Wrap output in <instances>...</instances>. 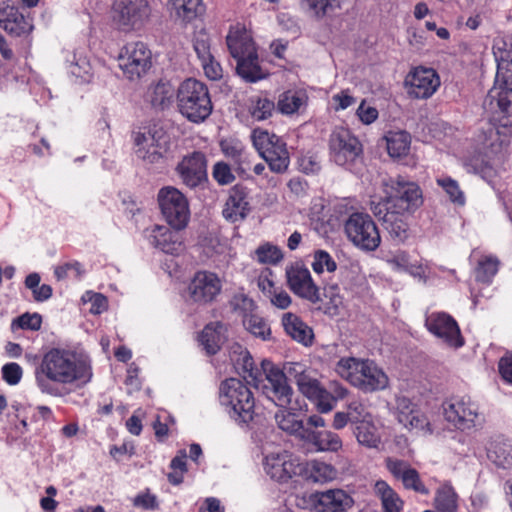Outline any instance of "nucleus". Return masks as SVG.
Segmentation results:
<instances>
[{
	"label": "nucleus",
	"instance_id": "obj_29",
	"mask_svg": "<svg viewBox=\"0 0 512 512\" xmlns=\"http://www.w3.org/2000/svg\"><path fill=\"white\" fill-rule=\"evenodd\" d=\"M179 230L172 231L166 226L156 225L150 234V243L162 252L177 255L184 249Z\"/></svg>",
	"mask_w": 512,
	"mask_h": 512
},
{
	"label": "nucleus",
	"instance_id": "obj_50",
	"mask_svg": "<svg viewBox=\"0 0 512 512\" xmlns=\"http://www.w3.org/2000/svg\"><path fill=\"white\" fill-rule=\"evenodd\" d=\"M179 17L186 21L194 19L200 8L201 0H169Z\"/></svg>",
	"mask_w": 512,
	"mask_h": 512
},
{
	"label": "nucleus",
	"instance_id": "obj_49",
	"mask_svg": "<svg viewBox=\"0 0 512 512\" xmlns=\"http://www.w3.org/2000/svg\"><path fill=\"white\" fill-rule=\"evenodd\" d=\"M230 306L232 310L241 316L242 321L250 317L257 310V305L253 299L245 294H235L231 301Z\"/></svg>",
	"mask_w": 512,
	"mask_h": 512
},
{
	"label": "nucleus",
	"instance_id": "obj_13",
	"mask_svg": "<svg viewBox=\"0 0 512 512\" xmlns=\"http://www.w3.org/2000/svg\"><path fill=\"white\" fill-rule=\"evenodd\" d=\"M331 159L339 166L352 164L362 153V144L350 129L338 126L329 137Z\"/></svg>",
	"mask_w": 512,
	"mask_h": 512
},
{
	"label": "nucleus",
	"instance_id": "obj_33",
	"mask_svg": "<svg viewBox=\"0 0 512 512\" xmlns=\"http://www.w3.org/2000/svg\"><path fill=\"white\" fill-rule=\"evenodd\" d=\"M301 476L315 483H327L337 478L338 470L332 464L311 460L303 463V473Z\"/></svg>",
	"mask_w": 512,
	"mask_h": 512
},
{
	"label": "nucleus",
	"instance_id": "obj_58",
	"mask_svg": "<svg viewBox=\"0 0 512 512\" xmlns=\"http://www.w3.org/2000/svg\"><path fill=\"white\" fill-rule=\"evenodd\" d=\"M69 271H74L77 277H80L84 273L82 264L77 260H73L57 265L54 268V276L58 281H61L68 277Z\"/></svg>",
	"mask_w": 512,
	"mask_h": 512
},
{
	"label": "nucleus",
	"instance_id": "obj_40",
	"mask_svg": "<svg viewBox=\"0 0 512 512\" xmlns=\"http://www.w3.org/2000/svg\"><path fill=\"white\" fill-rule=\"evenodd\" d=\"M411 137L406 131L389 132L386 136L388 154L393 158H401L410 150Z\"/></svg>",
	"mask_w": 512,
	"mask_h": 512
},
{
	"label": "nucleus",
	"instance_id": "obj_47",
	"mask_svg": "<svg viewBox=\"0 0 512 512\" xmlns=\"http://www.w3.org/2000/svg\"><path fill=\"white\" fill-rule=\"evenodd\" d=\"M244 327L255 337H259L262 340L269 339L271 330L266 320L258 315L256 312L250 315L242 321Z\"/></svg>",
	"mask_w": 512,
	"mask_h": 512
},
{
	"label": "nucleus",
	"instance_id": "obj_12",
	"mask_svg": "<svg viewBox=\"0 0 512 512\" xmlns=\"http://www.w3.org/2000/svg\"><path fill=\"white\" fill-rule=\"evenodd\" d=\"M444 417L456 429L468 431L482 422L479 406L468 396L452 397L444 404Z\"/></svg>",
	"mask_w": 512,
	"mask_h": 512
},
{
	"label": "nucleus",
	"instance_id": "obj_23",
	"mask_svg": "<svg viewBox=\"0 0 512 512\" xmlns=\"http://www.w3.org/2000/svg\"><path fill=\"white\" fill-rule=\"evenodd\" d=\"M396 417L399 423L410 430L432 433L431 424L426 414L406 396L396 398Z\"/></svg>",
	"mask_w": 512,
	"mask_h": 512
},
{
	"label": "nucleus",
	"instance_id": "obj_53",
	"mask_svg": "<svg viewBox=\"0 0 512 512\" xmlns=\"http://www.w3.org/2000/svg\"><path fill=\"white\" fill-rule=\"evenodd\" d=\"M347 413L350 422L356 425L372 418L366 405L360 399H352L347 403Z\"/></svg>",
	"mask_w": 512,
	"mask_h": 512
},
{
	"label": "nucleus",
	"instance_id": "obj_42",
	"mask_svg": "<svg viewBox=\"0 0 512 512\" xmlns=\"http://www.w3.org/2000/svg\"><path fill=\"white\" fill-rule=\"evenodd\" d=\"M357 441L366 447L377 448L381 442L372 418L357 424L354 430Z\"/></svg>",
	"mask_w": 512,
	"mask_h": 512
},
{
	"label": "nucleus",
	"instance_id": "obj_48",
	"mask_svg": "<svg viewBox=\"0 0 512 512\" xmlns=\"http://www.w3.org/2000/svg\"><path fill=\"white\" fill-rule=\"evenodd\" d=\"M242 369H243V378L247 380L254 387L259 388L261 383L263 382L264 370L258 369L251 355L246 352L242 357Z\"/></svg>",
	"mask_w": 512,
	"mask_h": 512
},
{
	"label": "nucleus",
	"instance_id": "obj_30",
	"mask_svg": "<svg viewBox=\"0 0 512 512\" xmlns=\"http://www.w3.org/2000/svg\"><path fill=\"white\" fill-rule=\"evenodd\" d=\"M302 439L312 445L316 451L337 452L342 448V440L337 433L329 430L317 431L307 427Z\"/></svg>",
	"mask_w": 512,
	"mask_h": 512
},
{
	"label": "nucleus",
	"instance_id": "obj_56",
	"mask_svg": "<svg viewBox=\"0 0 512 512\" xmlns=\"http://www.w3.org/2000/svg\"><path fill=\"white\" fill-rule=\"evenodd\" d=\"M468 171L477 174H488L492 171V164L487 154L478 153L473 155L465 162Z\"/></svg>",
	"mask_w": 512,
	"mask_h": 512
},
{
	"label": "nucleus",
	"instance_id": "obj_52",
	"mask_svg": "<svg viewBox=\"0 0 512 512\" xmlns=\"http://www.w3.org/2000/svg\"><path fill=\"white\" fill-rule=\"evenodd\" d=\"M312 269L317 274H321L325 269L328 272H334L337 269V263L327 251L317 250L313 255Z\"/></svg>",
	"mask_w": 512,
	"mask_h": 512
},
{
	"label": "nucleus",
	"instance_id": "obj_14",
	"mask_svg": "<svg viewBox=\"0 0 512 512\" xmlns=\"http://www.w3.org/2000/svg\"><path fill=\"white\" fill-rule=\"evenodd\" d=\"M136 154L148 163H159L171 149L170 135L162 129H154L148 134L138 132L134 137Z\"/></svg>",
	"mask_w": 512,
	"mask_h": 512
},
{
	"label": "nucleus",
	"instance_id": "obj_60",
	"mask_svg": "<svg viewBox=\"0 0 512 512\" xmlns=\"http://www.w3.org/2000/svg\"><path fill=\"white\" fill-rule=\"evenodd\" d=\"M213 178L220 185H227L235 180L231 168L224 162H217L213 167Z\"/></svg>",
	"mask_w": 512,
	"mask_h": 512
},
{
	"label": "nucleus",
	"instance_id": "obj_4",
	"mask_svg": "<svg viewBox=\"0 0 512 512\" xmlns=\"http://www.w3.org/2000/svg\"><path fill=\"white\" fill-rule=\"evenodd\" d=\"M287 373L295 382L298 391L310 400L320 413H328L334 409L338 400L344 399L348 390L340 383L333 382L327 390L320 380L316 370L301 363H292Z\"/></svg>",
	"mask_w": 512,
	"mask_h": 512
},
{
	"label": "nucleus",
	"instance_id": "obj_41",
	"mask_svg": "<svg viewBox=\"0 0 512 512\" xmlns=\"http://www.w3.org/2000/svg\"><path fill=\"white\" fill-rule=\"evenodd\" d=\"M276 105L267 96L256 95L249 99L248 111L256 121H263L273 115Z\"/></svg>",
	"mask_w": 512,
	"mask_h": 512
},
{
	"label": "nucleus",
	"instance_id": "obj_57",
	"mask_svg": "<svg viewBox=\"0 0 512 512\" xmlns=\"http://www.w3.org/2000/svg\"><path fill=\"white\" fill-rule=\"evenodd\" d=\"M2 379L10 386H15L20 383L23 377V369L16 362H9L1 368Z\"/></svg>",
	"mask_w": 512,
	"mask_h": 512
},
{
	"label": "nucleus",
	"instance_id": "obj_27",
	"mask_svg": "<svg viewBox=\"0 0 512 512\" xmlns=\"http://www.w3.org/2000/svg\"><path fill=\"white\" fill-rule=\"evenodd\" d=\"M226 44L232 58L238 60L257 51L251 34L245 27L236 25L230 28L226 36Z\"/></svg>",
	"mask_w": 512,
	"mask_h": 512
},
{
	"label": "nucleus",
	"instance_id": "obj_46",
	"mask_svg": "<svg viewBox=\"0 0 512 512\" xmlns=\"http://www.w3.org/2000/svg\"><path fill=\"white\" fill-rule=\"evenodd\" d=\"M457 494L451 487H444L437 491L435 507L439 512H457Z\"/></svg>",
	"mask_w": 512,
	"mask_h": 512
},
{
	"label": "nucleus",
	"instance_id": "obj_44",
	"mask_svg": "<svg viewBox=\"0 0 512 512\" xmlns=\"http://www.w3.org/2000/svg\"><path fill=\"white\" fill-rule=\"evenodd\" d=\"M275 420L281 430L290 434H299L301 437L303 431L307 428L304 427L303 422L299 419L298 414L287 410H279L275 414Z\"/></svg>",
	"mask_w": 512,
	"mask_h": 512
},
{
	"label": "nucleus",
	"instance_id": "obj_61",
	"mask_svg": "<svg viewBox=\"0 0 512 512\" xmlns=\"http://www.w3.org/2000/svg\"><path fill=\"white\" fill-rule=\"evenodd\" d=\"M201 66L204 70L205 76L210 80H219L223 76V69L220 63L212 55L208 59H203Z\"/></svg>",
	"mask_w": 512,
	"mask_h": 512
},
{
	"label": "nucleus",
	"instance_id": "obj_2",
	"mask_svg": "<svg viewBox=\"0 0 512 512\" xmlns=\"http://www.w3.org/2000/svg\"><path fill=\"white\" fill-rule=\"evenodd\" d=\"M382 186L384 196L371 202L370 209L391 237L404 242L409 236L407 219L423 204L422 190L401 176L384 180Z\"/></svg>",
	"mask_w": 512,
	"mask_h": 512
},
{
	"label": "nucleus",
	"instance_id": "obj_6",
	"mask_svg": "<svg viewBox=\"0 0 512 512\" xmlns=\"http://www.w3.org/2000/svg\"><path fill=\"white\" fill-rule=\"evenodd\" d=\"M176 101L179 112L193 123L205 121L213 110L207 85L195 78H187L180 83Z\"/></svg>",
	"mask_w": 512,
	"mask_h": 512
},
{
	"label": "nucleus",
	"instance_id": "obj_37",
	"mask_svg": "<svg viewBox=\"0 0 512 512\" xmlns=\"http://www.w3.org/2000/svg\"><path fill=\"white\" fill-rule=\"evenodd\" d=\"M487 457L496 466L509 469L512 467V445L506 441L494 440L487 448Z\"/></svg>",
	"mask_w": 512,
	"mask_h": 512
},
{
	"label": "nucleus",
	"instance_id": "obj_1",
	"mask_svg": "<svg viewBox=\"0 0 512 512\" xmlns=\"http://www.w3.org/2000/svg\"><path fill=\"white\" fill-rule=\"evenodd\" d=\"M493 54L497 73L484 100V108L491 114V126L485 132L483 145L491 154H497L509 145L512 137V43L498 41Z\"/></svg>",
	"mask_w": 512,
	"mask_h": 512
},
{
	"label": "nucleus",
	"instance_id": "obj_10",
	"mask_svg": "<svg viewBox=\"0 0 512 512\" xmlns=\"http://www.w3.org/2000/svg\"><path fill=\"white\" fill-rule=\"evenodd\" d=\"M158 202L163 217L174 230H183L190 219L187 198L174 187H164L158 193Z\"/></svg>",
	"mask_w": 512,
	"mask_h": 512
},
{
	"label": "nucleus",
	"instance_id": "obj_59",
	"mask_svg": "<svg viewBox=\"0 0 512 512\" xmlns=\"http://www.w3.org/2000/svg\"><path fill=\"white\" fill-rule=\"evenodd\" d=\"M194 50L200 61L212 56L209 36L205 32H199L193 42Z\"/></svg>",
	"mask_w": 512,
	"mask_h": 512
},
{
	"label": "nucleus",
	"instance_id": "obj_45",
	"mask_svg": "<svg viewBox=\"0 0 512 512\" xmlns=\"http://www.w3.org/2000/svg\"><path fill=\"white\" fill-rule=\"evenodd\" d=\"M436 183L443 189L449 200L456 205L465 204L464 192L461 190L459 183L450 176L444 175L436 178Z\"/></svg>",
	"mask_w": 512,
	"mask_h": 512
},
{
	"label": "nucleus",
	"instance_id": "obj_35",
	"mask_svg": "<svg viewBox=\"0 0 512 512\" xmlns=\"http://www.w3.org/2000/svg\"><path fill=\"white\" fill-rule=\"evenodd\" d=\"M375 495L380 498L383 512H402L404 502L398 493L384 480L374 484Z\"/></svg>",
	"mask_w": 512,
	"mask_h": 512
},
{
	"label": "nucleus",
	"instance_id": "obj_64",
	"mask_svg": "<svg viewBox=\"0 0 512 512\" xmlns=\"http://www.w3.org/2000/svg\"><path fill=\"white\" fill-rule=\"evenodd\" d=\"M357 116L362 123L369 125L378 118V110L375 107L366 106L363 100L357 109Z\"/></svg>",
	"mask_w": 512,
	"mask_h": 512
},
{
	"label": "nucleus",
	"instance_id": "obj_62",
	"mask_svg": "<svg viewBox=\"0 0 512 512\" xmlns=\"http://www.w3.org/2000/svg\"><path fill=\"white\" fill-rule=\"evenodd\" d=\"M386 262L394 270H407L411 266L410 256L408 252L403 250H398L391 256L387 257Z\"/></svg>",
	"mask_w": 512,
	"mask_h": 512
},
{
	"label": "nucleus",
	"instance_id": "obj_22",
	"mask_svg": "<svg viewBox=\"0 0 512 512\" xmlns=\"http://www.w3.org/2000/svg\"><path fill=\"white\" fill-rule=\"evenodd\" d=\"M176 172L189 188H195L207 180V159L203 152L194 151L182 158Z\"/></svg>",
	"mask_w": 512,
	"mask_h": 512
},
{
	"label": "nucleus",
	"instance_id": "obj_24",
	"mask_svg": "<svg viewBox=\"0 0 512 512\" xmlns=\"http://www.w3.org/2000/svg\"><path fill=\"white\" fill-rule=\"evenodd\" d=\"M385 464L387 470L395 479L402 482L405 489L412 490L421 495L429 494V489L421 480L419 472L412 468L407 461L388 457L385 460Z\"/></svg>",
	"mask_w": 512,
	"mask_h": 512
},
{
	"label": "nucleus",
	"instance_id": "obj_25",
	"mask_svg": "<svg viewBox=\"0 0 512 512\" xmlns=\"http://www.w3.org/2000/svg\"><path fill=\"white\" fill-rule=\"evenodd\" d=\"M0 27L12 36L20 37L29 34L33 25L19 10L8 2L0 5Z\"/></svg>",
	"mask_w": 512,
	"mask_h": 512
},
{
	"label": "nucleus",
	"instance_id": "obj_15",
	"mask_svg": "<svg viewBox=\"0 0 512 512\" xmlns=\"http://www.w3.org/2000/svg\"><path fill=\"white\" fill-rule=\"evenodd\" d=\"M264 370L263 394L271 400L276 406L286 408L292 400L293 390L288 383L286 374L272 362L264 360L262 362Z\"/></svg>",
	"mask_w": 512,
	"mask_h": 512
},
{
	"label": "nucleus",
	"instance_id": "obj_19",
	"mask_svg": "<svg viewBox=\"0 0 512 512\" xmlns=\"http://www.w3.org/2000/svg\"><path fill=\"white\" fill-rule=\"evenodd\" d=\"M149 15L147 0H117L114 3V20L122 30L140 28Z\"/></svg>",
	"mask_w": 512,
	"mask_h": 512
},
{
	"label": "nucleus",
	"instance_id": "obj_39",
	"mask_svg": "<svg viewBox=\"0 0 512 512\" xmlns=\"http://www.w3.org/2000/svg\"><path fill=\"white\" fill-rule=\"evenodd\" d=\"M221 327L219 322L209 323L200 333L199 341L207 355H215L221 349L222 337L219 331Z\"/></svg>",
	"mask_w": 512,
	"mask_h": 512
},
{
	"label": "nucleus",
	"instance_id": "obj_32",
	"mask_svg": "<svg viewBox=\"0 0 512 512\" xmlns=\"http://www.w3.org/2000/svg\"><path fill=\"white\" fill-rule=\"evenodd\" d=\"M176 94L177 90L169 81L159 80L148 88L146 97L153 108L165 110L173 104Z\"/></svg>",
	"mask_w": 512,
	"mask_h": 512
},
{
	"label": "nucleus",
	"instance_id": "obj_9",
	"mask_svg": "<svg viewBox=\"0 0 512 512\" xmlns=\"http://www.w3.org/2000/svg\"><path fill=\"white\" fill-rule=\"evenodd\" d=\"M344 231L348 240L362 251H375L381 244L379 229L367 213H352L345 221Z\"/></svg>",
	"mask_w": 512,
	"mask_h": 512
},
{
	"label": "nucleus",
	"instance_id": "obj_51",
	"mask_svg": "<svg viewBox=\"0 0 512 512\" xmlns=\"http://www.w3.org/2000/svg\"><path fill=\"white\" fill-rule=\"evenodd\" d=\"M257 261L262 264H277L283 259L282 251L274 245L266 243L255 250Z\"/></svg>",
	"mask_w": 512,
	"mask_h": 512
},
{
	"label": "nucleus",
	"instance_id": "obj_17",
	"mask_svg": "<svg viewBox=\"0 0 512 512\" xmlns=\"http://www.w3.org/2000/svg\"><path fill=\"white\" fill-rule=\"evenodd\" d=\"M287 286L301 299L317 304L322 299L320 288L312 279L309 269L301 262L291 263L285 270Z\"/></svg>",
	"mask_w": 512,
	"mask_h": 512
},
{
	"label": "nucleus",
	"instance_id": "obj_7",
	"mask_svg": "<svg viewBox=\"0 0 512 512\" xmlns=\"http://www.w3.org/2000/svg\"><path fill=\"white\" fill-rule=\"evenodd\" d=\"M220 401L230 408L229 414L239 426L249 427L255 421L253 392L240 379L228 378L221 383Z\"/></svg>",
	"mask_w": 512,
	"mask_h": 512
},
{
	"label": "nucleus",
	"instance_id": "obj_36",
	"mask_svg": "<svg viewBox=\"0 0 512 512\" xmlns=\"http://www.w3.org/2000/svg\"><path fill=\"white\" fill-rule=\"evenodd\" d=\"M307 95L301 90H287L279 95L277 109L281 114L292 115L306 104Z\"/></svg>",
	"mask_w": 512,
	"mask_h": 512
},
{
	"label": "nucleus",
	"instance_id": "obj_28",
	"mask_svg": "<svg viewBox=\"0 0 512 512\" xmlns=\"http://www.w3.org/2000/svg\"><path fill=\"white\" fill-rule=\"evenodd\" d=\"M317 512H341L353 504V499L341 489H331L314 495Z\"/></svg>",
	"mask_w": 512,
	"mask_h": 512
},
{
	"label": "nucleus",
	"instance_id": "obj_8",
	"mask_svg": "<svg viewBox=\"0 0 512 512\" xmlns=\"http://www.w3.org/2000/svg\"><path fill=\"white\" fill-rule=\"evenodd\" d=\"M253 146L271 172L284 174L290 165V153L284 139L267 130L256 128L251 133Z\"/></svg>",
	"mask_w": 512,
	"mask_h": 512
},
{
	"label": "nucleus",
	"instance_id": "obj_3",
	"mask_svg": "<svg viewBox=\"0 0 512 512\" xmlns=\"http://www.w3.org/2000/svg\"><path fill=\"white\" fill-rule=\"evenodd\" d=\"M93 372L88 356L77 351L54 347L41 358L34 370L35 384L42 394L63 397L60 385L84 386L92 379Z\"/></svg>",
	"mask_w": 512,
	"mask_h": 512
},
{
	"label": "nucleus",
	"instance_id": "obj_43",
	"mask_svg": "<svg viewBox=\"0 0 512 512\" xmlns=\"http://www.w3.org/2000/svg\"><path fill=\"white\" fill-rule=\"evenodd\" d=\"M499 260L494 256H483L475 268L477 282L490 284L499 270Z\"/></svg>",
	"mask_w": 512,
	"mask_h": 512
},
{
	"label": "nucleus",
	"instance_id": "obj_18",
	"mask_svg": "<svg viewBox=\"0 0 512 512\" xmlns=\"http://www.w3.org/2000/svg\"><path fill=\"white\" fill-rule=\"evenodd\" d=\"M263 468L272 480L279 483H287L293 477L303 473V463L288 451L266 455Z\"/></svg>",
	"mask_w": 512,
	"mask_h": 512
},
{
	"label": "nucleus",
	"instance_id": "obj_26",
	"mask_svg": "<svg viewBox=\"0 0 512 512\" xmlns=\"http://www.w3.org/2000/svg\"><path fill=\"white\" fill-rule=\"evenodd\" d=\"M247 197L248 193L245 187L233 186L222 211L223 217L232 223L244 220L250 211Z\"/></svg>",
	"mask_w": 512,
	"mask_h": 512
},
{
	"label": "nucleus",
	"instance_id": "obj_31",
	"mask_svg": "<svg viewBox=\"0 0 512 512\" xmlns=\"http://www.w3.org/2000/svg\"><path fill=\"white\" fill-rule=\"evenodd\" d=\"M282 325L285 332L295 341L310 346L313 343L314 333L298 315L287 312L282 316Z\"/></svg>",
	"mask_w": 512,
	"mask_h": 512
},
{
	"label": "nucleus",
	"instance_id": "obj_63",
	"mask_svg": "<svg viewBox=\"0 0 512 512\" xmlns=\"http://www.w3.org/2000/svg\"><path fill=\"white\" fill-rule=\"evenodd\" d=\"M498 371L506 383L512 384V351H507L499 359Z\"/></svg>",
	"mask_w": 512,
	"mask_h": 512
},
{
	"label": "nucleus",
	"instance_id": "obj_16",
	"mask_svg": "<svg viewBox=\"0 0 512 512\" xmlns=\"http://www.w3.org/2000/svg\"><path fill=\"white\" fill-rule=\"evenodd\" d=\"M440 85L437 71L422 65L412 67L404 79V88L411 99H429Z\"/></svg>",
	"mask_w": 512,
	"mask_h": 512
},
{
	"label": "nucleus",
	"instance_id": "obj_21",
	"mask_svg": "<svg viewBox=\"0 0 512 512\" xmlns=\"http://www.w3.org/2000/svg\"><path fill=\"white\" fill-rule=\"evenodd\" d=\"M222 284L217 274L198 271L188 285V295L197 304H207L215 300L221 292Z\"/></svg>",
	"mask_w": 512,
	"mask_h": 512
},
{
	"label": "nucleus",
	"instance_id": "obj_38",
	"mask_svg": "<svg viewBox=\"0 0 512 512\" xmlns=\"http://www.w3.org/2000/svg\"><path fill=\"white\" fill-rule=\"evenodd\" d=\"M307 11L317 20L332 15L342 8L346 0H300Z\"/></svg>",
	"mask_w": 512,
	"mask_h": 512
},
{
	"label": "nucleus",
	"instance_id": "obj_55",
	"mask_svg": "<svg viewBox=\"0 0 512 512\" xmlns=\"http://www.w3.org/2000/svg\"><path fill=\"white\" fill-rule=\"evenodd\" d=\"M324 297L329 299L324 303V312L332 316L337 315L339 313V307L342 305L339 287L337 285L325 287Z\"/></svg>",
	"mask_w": 512,
	"mask_h": 512
},
{
	"label": "nucleus",
	"instance_id": "obj_34",
	"mask_svg": "<svg viewBox=\"0 0 512 512\" xmlns=\"http://www.w3.org/2000/svg\"><path fill=\"white\" fill-rule=\"evenodd\" d=\"M237 74L248 83H255L267 77L259 63L258 52L236 60Z\"/></svg>",
	"mask_w": 512,
	"mask_h": 512
},
{
	"label": "nucleus",
	"instance_id": "obj_11",
	"mask_svg": "<svg viewBox=\"0 0 512 512\" xmlns=\"http://www.w3.org/2000/svg\"><path fill=\"white\" fill-rule=\"evenodd\" d=\"M118 61L119 67L127 79L139 80L152 66V53L145 43L130 42L121 49Z\"/></svg>",
	"mask_w": 512,
	"mask_h": 512
},
{
	"label": "nucleus",
	"instance_id": "obj_20",
	"mask_svg": "<svg viewBox=\"0 0 512 512\" xmlns=\"http://www.w3.org/2000/svg\"><path fill=\"white\" fill-rule=\"evenodd\" d=\"M426 327L429 332L441 338L450 347L460 348L464 345L458 323L448 313H432L426 319Z\"/></svg>",
	"mask_w": 512,
	"mask_h": 512
},
{
	"label": "nucleus",
	"instance_id": "obj_54",
	"mask_svg": "<svg viewBox=\"0 0 512 512\" xmlns=\"http://www.w3.org/2000/svg\"><path fill=\"white\" fill-rule=\"evenodd\" d=\"M42 325V317L39 313H29L26 312L19 317L13 319L11 327L19 328L23 330H32L38 331L40 330Z\"/></svg>",
	"mask_w": 512,
	"mask_h": 512
},
{
	"label": "nucleus",
	"instance_id": "obj_5",
	"mask_svg": "<svg viewBox=\"0 0 512 512\" xmlns=\"http://www.w3.org/2000/svg\"><path fill=\"white\" fill-rule=\"evenodd\" d=\"M339 376L365 393L383 390L388 386V376L370 359L341 358L335 367Z\"/></svg>",
	"mask_w": 512,
	"mask_h": 512
}]
</instances>
